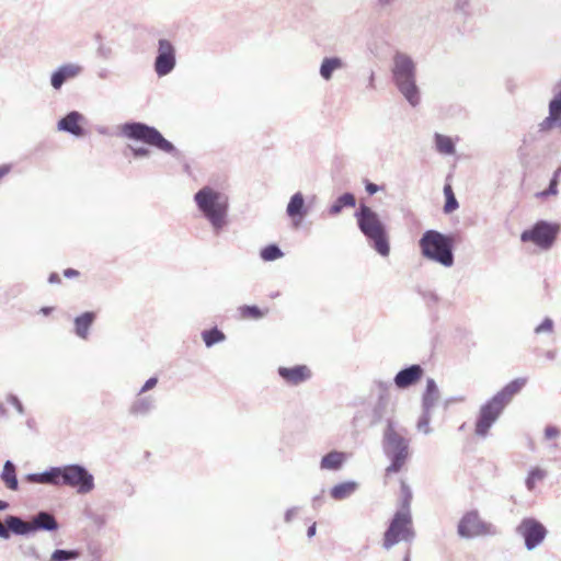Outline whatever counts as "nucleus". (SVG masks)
I'll return each instance as SVG.
<instances>
[{
  "instance_id": "f257e3e1",
  "label": "nucleus",
  "mask_w": 561,
  "mask_h": 561,
  "mask_svg": "<svg viewBox=\"0 0 561 561\" xmlns=\"http://www.w3.org/2000/svg\"><path fill=\"white\" fill-rule=\"evenodd\" d=\"M412 492L409 485L401 481L400 508L391 518L382 538V546L390 549L400 541H410L414 537L413 519L411 515Z\"/></svg>"
},
{
  "instance_id": "f03ea898",
  "label": "nucleus",
  "mask_w": 561,
  "mask_h": 561,
  "mask_svg": "<svg viewBox=\"0 0 561 561\" xmlns=\"http://www.w3.org/2000/svg\"><path fill=\"white\" fill-rule=\"evenodd\" d=\"M391 77L393 84L407 100L415 107L421 102V91L416 84V65L405 53L397 51L392 57Z\"/></svg>"
},
{
  "instance_id": "7ed1b4c3",
  "label": "nucleus",
  "mask_w": 561,
  "mask_h": 561,
  "mask_svg": "<svg viewBox=\"0 0 561 561\" xmlns=\"http://www.w3.org/2000/svg\"><path fill=\"white\" fill-rule=\"evenodd\" d=\"M421 253L427 260L434 261L445 267L454 264V238L436 230H427L420 239Z\"/></svg>"
},
{
  "instance_id": "20e7f679",
  "label": "nucleus",
  "mask_w": 561,
  "mask_h": 561,
  "mask_svg": "<svg viewBox=\"0 0 561 561\" xmlns=\"http://www.w3.org/2000/svg\"><path fill=\"white\" fill-rule=\"evenodd\" d=\"M355 217L360 231L373 241L375 250L382 256H388L389 241L378 215L370 207L360 205Z\"/></svg>"
},
{
  "instance_id": "39448f33",
  "label": "nucleus",
  "mask_w": 561,
  "mask_h": 561,
  "mask_svg": "<svg viewBox=\"0 0 561 561\" xmlns=\"http://www.w3.org/2000/svg\"><path fill=\"white\" fill-rule=\"evenodd\" d=\"M98 135L106 138H127L129 140H167L162 134L152 126L141 122H127L121 125H96Z\"/></svg>"
},
{
  "instance_id": "423d86ee",
  "label": "nucleus",
  "mask_w": 561,
  "mask_h": 561,
  "mask_svg": "<svg viewBox=\"0 0 561 561\" xmlns=\"http://www.w3.org/2000/svg\"><path fill=\"white\" fill-rule=\"evenodd\" d=\"M195 202L215 228L224 226L228 208V202L225 196L211 187L205 186L195 194Z\"/></svg>"
},
{
  "instance_id": "0eeeda50",
  "label": "nucleus",
  "mask_w": 561,
  "mask_h": 561,
  "mask_svg": "<svg viewBox=\"0 0 561 561\" xmlns=\"http://www.w3.org/2000/svg\"><path fill=\"white\" fill-rule=\"evenodd\" d=\"M385 443L388 453L392 456V462L386 468V479H388L403 468L409 456V448L405 439L391 425L385 432Z\"/></svg>"
},
{
  "instance_id": "6e6552de",
  "label": "nucleus",
  "mask_w": 561,
  "mask_h": 561,
  "mask_svg": "<svg viewBox=\"0 0 561 561\" xmlns=\"http://www.w3.org/2000/svg\"><path fill=\"white\" fill-rule=\"evenodd\" d=\"M560 231L558 224H551L547 221H538L531 228L523 231L520 240L523 242L534 243L541 250L550 249Z\"/></svg>"
},
{
  "instance_id": "1a4fd4ad",
  "label": "nucleus",
  "mask_w": 561,
  "mask_h": 561,
  "mask_svg": "<svg viewBox=\"0 0 561 561\" xmlns=\"http://www.w3.org/2000/svg\"><path fill=\"white\" fill-rule=\"evenodd\" d=\"M59 485L77 489L79 493H88L93 486V477L78 465L59 468Z\"/></svg>"
},
{
  "instance_id": "9d476101",
  "label": "nucleus",
  "mask_w": 561,
  "mask_h": 561,
  "mask_svg": "<svg viewBox=\"0 0 561 561\" xmlns=\"http://www.w3.org/2000/svg\"><path fill=\"white\" fill-rule=\"evenodd\" d=\"M176 66V53L174 45L167 38L158 41L157 56L153 69L159 78L170 75Z\"/></svg>"
},
{
  "instance_id": "9b49d317",
  "label": "nucleus",
  "mask_w": 561,
  "mask_h": 561,
  "mask_svg": "<svg viewBox=\"0 0 561 561\" xmlns=\"http://www.w3.org/2000/svg\"><path fill=\"white\" fill-rule=\"evenodd\" d=\"M504 409L505 405L493 396L480 408L474 427L476 434L479 436H485Z\"/></svg>"
},
{
  "instance_id": "f8f14e48",
  "label": "nucleus",
  "mask_w": 561,
  "mask_h": 561,
  "mask_svg": "<svg viewBox=\"0 0 561 561\" xmlns=\"http://www.w3.org/2000/svg\"><path fill=\"white\" fill-rule=\"evenodd\" d=\"M458 534L465 538L493 534L491 524L483 522L477 511L466 513L458 524Z\"/></svg>"
},
{
  "instance_id": "ddd939ff",
  "label": "nucleus",
  "mask_w": 561,
  "mask_h": 561,
  "mask_svg": "<svg viewBox=\"0 0 561 561\" xmlns=\"http://www.w3.org/2000/svg\"><path fill=\"white\" fill-rule=\"evenodd\" d=\"M517 531L525 539V545L529 550L537 547L547 534L545 526L534 518L523 519Z\"/></svg>"
},
{
  "instance_id": "4468645a",
  "label": "nucleus",
  "mask_w": 561,
  "mask_h": 561,
  "mask_svg": "<svg viewBox=\"0 0 561 561\" xmlns=\"http://www.w3.org/2000/svg\"><path fill=\"white\" fill-rule=\"evenodd\" d=\"M85 123L87 118L83 114L78 111H71L58 121L57 128L73 137L82 138L88 136L83 127Z\"/></svg>"
},
{
  "instance_id": "2eb2a0df",
  "label": "nucleus",
  "mask_w": 561,
  "mask_h": 561,
  "mask_svg": "<svg viewBox=\"0 0 561 561\" xmlns=\"http://www.w3.org/2000/svg\"><path fill=\"white\" fill-rule=\"evenodd\" d=\"M82 71L83 67L78 64H64L50 75V85L54 90H60L67 81L77 78Z\"/></svg>"
},
{
  "instance_id": "dca6fc26",
  "label": "nucleus",
  "mask_w": 561,
  "mask_h": 561,
  "mask_svg": "<svg viewBox=\"0 0 561 561\" xmlns=\"http://www.w3.org/2000/svg\"><path fill=\"white\" fill-rule=\"evenodd\" d=\"M549 115L539 124L540 131L561 129V90L549 102Z\"/></svg>"
},
{
  "instance_id": "f3484780",
  "label": "nucleus",
  "mask_w": 561,
  "mask_h": 561,
  "mask_svg": "<svg viewBox=\"0 0 561 561\" xmlns=\"http://www.w3.org/2000/svg\"><path fill=\"white\" fill-rule=\"evenodd\" d=\"M279 376L288 385L297 386L311 378L312 371L307 365H297L294 367H279Z\"/></svg>"
},
{
  "instance_id": "a211bd4d",
  "label": "nucleus",
  "mask_w": 561,
  "mask_h": 561,
  "mask_svg": "<svg viewBox=\"0 0 561 561\" xmlns=\"http://www.w3.org/2000/svg\"><path fill=\"white\" fill-rule=\"evenodd\" d=\"M287 215L290 217L295 228L299 227L304 217L307 215L304 195L298 192L294 194L287 205Z\"/></svg>"
},
{
  "instance_id": "6ab92c4d",
  "label": "nucleus",
  "mask_w": 561,
  "mask_h": 561,
  "mask_svg": "<svg viewBox=\"0 0 561 561\" xmlns=\"http://www.w3.org/2000/svg\"><path fill=\"white\" fill-rule=\"evenodd\" d=\"M422 367L420 365H412L397 374L394 377V383L398 388L404 389L416 383L422 378Z\"/></svg>"
},
{
  "instance_id": "aec40b11",
  "label": "nucleus",
  "mask_w": 561,
  "mask_h": 561,
  "mask_svg": "<svg viewBox=\"0 0 561 561\" xmlns=\"http://www.w3.org/2000/svg\"><path fill=\"white\" fill-rule=\"evenodd\" d=\"M345 68V62L337 56L324 57L319 68V75L324 81H330L333 73Z\"/></svg>"
},
{
  "instance_id": "412c9836",
  "label": "nucleus",
  "mask_w": 561,
  "mask_h": 561,
  "mask_svg": "<svg viewBox=\"0 0 561 561\" xmlns=\"http://www.w3.org/2000/svg\"><path fill=\"white\" fill-rule=\"evenodd\" d=\"M526 381L527 380L525 378H517L507 383L501 391L494 394V397L506 407L514 396L524 388Z\"/></svg>"
},
{
  "instance_id": "4be33fe9",
  "label": "nucleus",
  "mask_w": 561,
  "mask_h": 561,
  "mask_svg": "<svg viewBox=\"0 0 561 561\" xmlns=\"http://www.w3.org/2000/svg\"><path fill=\"white\" fill-rule=\"evenodd\" d=\"M95 313L87 311L75 319V332L83 340L88 339L89 329L95 320Z\"/></svg>"
},
{
  "instance_id": "5701e85b",
  "label": "nucleus",
  "mask_w": 561,
  "mask_h": 561,
  "mask_svg": "<svg viewBox=\"0 0 561 561\" xmlns=\"http://www.w3.org/2000/svg\"><path fill=\"white\" fill-rule=\"evenodd\" d=\"M25 479L32 483L59 485V468H51L43 473H31Z\"/></svg>"
},
{
  "instance_id": "b1692460",
  "label": "nucleus",
  "mask_w": 561,
  "mask_h": 561,
  "mask_svg": "<svg viewBox=\"0 0 561 561\" xmlns=\"http://www.w3.org/2000/svg\"><path fill=\"white\" fill-rule=\"evenodd\" d=\"M30 524L32 531L37 529L56 530L58 527L55 517L45 512L37 514Z\"/></svg>"
},
{
  "instance_id": "393cba45",
  "label": "nucleus",
  "mask_w": 561,
  "mask_h": 561,
  "mask_svg": "<svg viewBox=\"0 0 561 561\" xmlns=\"http://www.w3.org/2000/svg\"><path fill=\"white\" fill-rule=\"evenodd\" d=\"M346 460V454L342 451H331L327 454L322 459L320 467L325 470H337Z\"/></svg>"
},
{
  "instance_id": "a878e982",
  "label": "nucleus",
  "mask_w": 561,
  "mask_h": 561,
  "mask_svg": "<svg viewBox=\"0 0 561 561\" xmlns=\"http://www.w3.org/2000/svg\"><path fill=\"white\" fill-rule=\"evenodd\" d=\"M357 486V483L353 481L342 482L331 489L330 495L332 499L341 501L351 496L356 491Z\"/></svg>"
},
{
  "instance_id": "bb28decb",
  "label": "nucleus",
  "mask_w": 561,
  "mask_h": 561,
  "mask_svg": "<svg viewBox=\"0 0 561 561\" xmlns=\"http://www.w3.org/2000/svg\"><path fill=\"white\" fill-rule=\"evenodd\" d=\"M1 480L5 486L12 491L18 490V479L15 473V467L11 461H5L1 473Z\"/></svg>"
},
{
  "instance_id": "cd10ccee",
  "label": "nucleus",
  "mask_w": 561,
  "mask_h": 561,
  "mask_svg": "<svg viewBox=\"0 0 561 561\" xmlns=\"http://www.w3.org/2000/svg\"><path fill=\"white\" fill-rule=\"evenodd\" d=\"M5 525L8 526L9 531L11 530L12 533L18 535H25L32 531L30 522H24L15 516L7 517Z\"/></svg>"
},
{
  "instance_id": "c85d7f7f",
  "label": "nucleus",
  "mask_w": 561,
  "mask_h": 561,
  "mask_svg": "<svg viewBox=\"0 0 561 561\" xmlns=\"http://www.w3.org/2000/svg\"><path fill=\"white\" fill-rule=\"evenodd\" d=\"M267 309H261L256 306H241L238 308L240 319L243 320H257L267 313Z\"/></svg>"
},
{
  "instance_id": "c756f323",
  "label": "nucleus",
  "mask_w": 561,
  "mask_h": 561,
  "mask_svg": "<svg viewBox=\"0 0 561 561\" xmlns=\"http://www.w3.org/2000/svg\"><path fill=\"white\" fill-rule=\"evenodd\" d=\"M355 204V196L351 193H345L335 201L329 213L331 215H337L344 207H354Z\"/></svg>"
},
{
  "instance_id": "7c9ffc66",
  "label": "nucleus",
  "mask_w": 561,
  "mask_h": 561,
  "mask_svg": "<svg viewBox=\"0 0 561 561\" xmlns=\"http://www.w3.org/2000/svg\"><path fill=\"white\" fill-rule=\"evenodd\" d=\"M444 195L446 197V203H445V206H444V211L446 214H450L453 213L454 210H456L458 208V202L455 197V194H454V191H453V187L449 183H446L445 186H444Z\"/></svg>"
},
{
  "instance_id": "2f4dec72",
  "label": "nucleus",
  "mask_w": 561,
  "mask_h": 561,
  "mask_svg": "<svg viewBox=\"0 0 561 561\" xmlns=\"http://www.w3.org/2000/svg\"><path fill=\"white\" fill-rule=\"evenodd\" d=\"M224 340H225V334L216 328L211 329L209 331L203 332V341L205 342V344L208 347L213 346L214 344L221 342Z\"/></svg>"
},
{
  "instance_id": "473e14b6",
  "label": "nucleus",
  "mask_w": 561,
  "mask_h": 561,
  "mask_svg": "<svg viewBox=\"0 0 561 561\" xmlns=\"http://www.w3.org/2000/svg\"><path fill=\"white\" fill-rule=\"evenodd\" d=\"M283 256V252L275 244H270L261 251V257L264 261H274Z\"/></svg>"
},
{
  "instance_id": "72a5a7b5",
  "label": "nucleus",
  "mask_w": 561,
  "mask_h": 561,
  "mask_svg": "<svg viewBox=\"0 0 561 561\" xmlns=\"http://www.w3.org/2000/svg\"><path fill=\"white\" fill-rule=\"evenodd\" d=\"M546 477L545 470L540 468H534L530 470L526 480L527 488L533 490L538 481H541Z\"/></svg>"
},
{
  "instance_id": "f704fd0d",
  "label": "nucleus",
  "mask_w": 561,
  "mask_h": 561,
  "mask_svg": "<svg viewBox=\"0 0 561 561\" xmlns=\"http://www.w3.org/2000/svg\"><path fill=\"white\" fill-rule=\"evenodd\" d=\"M79 557L78 551L56 550L50 556V561H68Z\"/></svg>"
},
{
  "instance_id": "c9c22d12",
  "label": "nucleus",
  "mask_w": 561,
  "mask_h": 561,
  "mask_svg": "<svg viewBox=\"0 0 561 561\" xmlns=\"http://www.w3.org/2000/svg\"><path fill=\"white\" fill-rule=\"evenodd\" d=\"M561 174V168H559L550 182L549 188L547 191H543L538 194V196H548V195H556L558 193L557 186L559 182V176Z\"/></svg>"
},
{
  "instance_id": "e433bc0d",
  "label": "nucleus",
  "mask_w": 561,
  "mask_h": 561,
  "mask_svg": "<svg viewBox=\"0 0 561 561\" xmlns=\"http://www.w3.org/2000/svg\"><path fill=\"white\" fill-rule=\"evenodd\" d=\"M96 55H98V57H100L104 60H107V59L112 58L113 49L111 46L100 43L96 48Z\"/></svg>"
},
{
  "instance_id": "4c0bfd02",
  "label": "nucleus",
  "mask_w": 561,
  "mask_h": 561,
  "mask_svg": "<svg viewBox=\"0 0 561 561\" xmlns=\"http://www.w3.org/2000/svg\"><path fill=\"white\" fill-rule=\"evenodd\" d=\"M471 1L472 0H455L454 8L456 11L468 15Z\"/></svg>"
},
{
  "instance_id": "58836bf2",
  "label": "nucleus",
  "mask_w": 561,
  "mask_h": 561,
  "mask_svg": "<svg viewBox=\"0 0 561 561\" xmlns=\"http://www.w3.org/2000/svg\"><path fill=\"white\" fill-rule=\"evenodd\" d=\"M552 330H553V321L551 319L547 318L535 329V332L538 334L543 333V332L550 333V332H552Z\"/></svg>"
},
{
  "instance_id": "ea45409f",
  "label": "nucleus",
  "mask_w": 561,
  "mask_h": 561,
  "mask_svg": "<svg viewBox=\"0 0 561 561\" xmlns=\"http://www.w3.org/2000/svg\"><path fill=\"white\" fill-rule=\"evenodd\" d=\"M437 151L444 154H450L455 151L454 142H436Z\"/></svg>"
},
{
  "instance_id": "a19ab883",
  "label": "nucleus",
  "mask_w": 561,
  "mask_h": 561,
  "mask_svg": "<svg viewBox=\"0 0 561 561\" xmlns=\"http://www.w3.org/2000/svg\"><path fill=\"white\" fill-rule=\"evenodd\" d=\"M148 408H149V404L145 400L140 399L134 403L131 410L134 413H141V412L147 411Z\"/></svg>"
},
{
  "instance_id": "79ce46f5",
  "label": "nucleus",
  "mask_w": 561,
  "mask_h": 561,
  "mask_svg": "<svg viewBox=\"0 0 561 561\" xmlns=\"http://www.w3.org/2000/svg\"><path fill=\"white\" fill-rule=\"evenodd\" d=\"M560 434V431L556 426H547L545 430V436L548 439H552L558 437Z\"/></svg>"
},
{
  "instance_id": "37998d69",
  "label": "nucleus",
  "mask_w": 561,
  "mask_h": 561,
  "mask_svg": "<svg viewBox=\"0 0 561 561\" xmlns=\"http://www.w3.org/2000/svg\"><path fill=\"white\" fill-rule=\"evenodd\" d=\"M128 149L133 152L134 157H142L148 153V149H145L142 147L136 148L128 146Z\"/></svg>"
},
{
  "instance_id": "c03bdc74",
  "label": "nucleus",
  "mask_w": 561,
  "mask_h": 561,
  "mask_svg": "<svg viewBox=\"0 0 561 561\" xmlns=\"http://www.w3.org/2000/svg\"><path fill=\"white\" fill-rule=\"evenodd\" d=\"M374 4L379 9H386L390 7L394 0H373Z\"/></svg>"
},
{
  "instance_id": "a18cd8bd",
  "label": "nucleus",
  "mask_w": 561,
  "mask_h": 561,
  "mask_svg": "<svg viewBox=\"0 0 561 561\" xmlns=\"http://www.w3.org/2000/svg\"><path fill=\"white\" fill-rule=\"evenodd\" d=\"M158 382V379L152 377V378H149L146 383L144 385L142 389H141V392H145L149 389H152Z\"/></svg>"
},
{
  "instance_id": "49530a36",
  "label": "nucleus",
  "mask_w": 561,
  "mask_h": 561,
  "mask_svg": "<svg viewBox=\"0 0 561 561\" xmlns=\"http://www.w3.org/2000/svg\"><path fill=\"white\" fill-rule=\"evenodd\" d=\"M148 145L150 146H156L160 149H164V150H170L172 149V142H168V141H164V142H147Z\"/></svg>"
},
{
  "instance_id": "de8ad7c7",
  "label": "nucleus",
  "mask_w": 561,
  "mask_h": 561,
  "mask_svg": "<svg viewBox=\"0 0 561 561\" xmlns=\"http://www.w3.org/2000/svg\"><path fill=\"white\" fill-rule=\"evenodd\" d=\"M0 537L4 538V539H8L10 537L8 526L4 525L1 520H0Z\"/></svg>"
},
{
  "instance_id": "09e8293b",
  "label": "nucleus",
  "mask_w": 561,
  "mask_h": 561,
  "mask_svg": "<svg viewBox=\"0 0 561 561\" xmlns=\"http://www.w3.org/2000/svg\"><path fill=\"white\" fill-rule=\"evenodd\" d=\"M434 140H436V141H449V140H454V139L451 137H449V136H444L442 134L435 133Z\"/></svg>"
},
{
  "instance_id": "8fccbe9b",
  "label": "nucleus",
  "mask_w": 561,
  "mask_h": 561,
  "mask_svg": "<svg viewBox=\"0 0 561 561\" xmlns=\"http://www.w3.org/2000/svg\"><path fill=\"white\" fill-rule=\"evenodd\" d=\"M64 275L66 277H77L79 276V272L77 270H73V268H67L64 271Z\"/></svg>"
},
{
  "instance_id": "3c124183",
  "label": "nucleus",
  "mask_w": 561,
  "mask_h": 561,
  "mask_svg": "<svg viewBox=\"0 0 561 561\" xmlns=\"http://www.w3.org/2000/svg\"><path fill=\"white\" fill-rule=\"evenodd\" d=\"M366 191H367L370 195H373V194H375V193L378 191V186H377L376 184H374V183H367V184H366Z\"/></svg>"
},
{
  "instance_id": "603ef678",
  "label": "nucleus",
  "mask_w": 561,
  "mask_h": 561,
  "mask_svg": "<svg viewBox=\"0 0 561 561\" xmlns=\"http://www.w3.org/2000/svg\"><path fill=\"white\" fill-rule=\"evenodd\" d=\"M48 282L51 284H59L60 283V276L57 273H51L49 275Z\"/></svg>"
},
{
  "instance_id": "864d4df0",
  "label": "nucleus",
  "mask_w": 561,
  "mask_h": 561,
  "mask_svg": "<svg viewBox=\"0 0 561 561\" xmlns=\"http://www.w3.org/2000/svg\"><path fill=\"white\" fill-rule=\"evenodd\" d=\"M108 75H110V71L106 69V68H102L99 72H98V77L100 79H107L108 78Z\"/></svg>"
},
{
  "instance_id": "5fc2aeb1",
  "label": "nucleus",
  "mask_w": 561,
  "mask_h": 561,
  "mask_svg": "<svg viewBox=\"0 0 561 561\" xmlns=\"http://www.w3.org/2000/svg\"><path fill=\"white\" fill-rule=\"evenodd\" d=\"M10 172L9 165H0V180Z\"/></svg>"
},
{
  "instance_id": "6e6d98bb",
  "label": "nucleus",
  "mask_w": 561,
  "mask_h": 561,
  "mask_svg": "<svg viewBox=\"0 0 561 561\" xmlns=\"http://www.w3.org/2000/svg\"><path fill=\"white\" fill-rule=\"evenodd\" d=\"M374 82H375V73H374V71H371L370 76L368 78V87L374 88Z\"/></svg>"
},
{
  "instance_id": "4d7b16f0",
  "label": "nucleus",
  "mask_w": 561,
  "mask_h": 561,
  "mask_svg": "<svg viewBox=\"0 0 561 561\" xmlns=\"http://www.w3.org/2000/svg\"><path fill=\"white\" fill-rule=\"evenodd\" d=\"M316 534V524L311 525L308 529V536L312 537Z\"/></svg>"
},
{
  "instance_id": "13d9d810",
  "label": "nucleus",
  "mask_w": 561,
  "mask_h": 561,
  "mask_svg": "<svg viewBox=\"0 0 561 561\" xmlns=\"http://www.w3.org/2000/svg\"><path fill=\"white\" fill-rule=\"evenodd\" d=\"M9 506V504L4 501H0V511L5 510Z\"/></svg>"
},
{
  "instance_id": "bf43d9fd",
  "label": "nucleus",
  "mask_w": 561,
  "mask_h": 561,
  "mask_svg": "<svg viewBox=\"0 0 561 561\" xmlns=\"http://www.w3.org/2000/svg\"><path fill=\"white\" fill-rule=\"evenodd\" d=\"M427 388L428 390H432V389H435V383L433 380H430L428 383H427Z\"/></svg>"
},
{
  "instance_id": "052dcab7",
  "label": "nucleus",
  "mask_w": 561,
  "mask_h": 561,
  "mask_svg": "<svg viewBox=\"0 0 561 561\" xmlns=\"http://www.w3.org/2000/svg\"><path fill=\"white\" fill-rule=\"evenodd\" d=\"M293 514H294V512H293V511H288V512L286 513V520H287V522H289V520H290V518H291V515H293Z\"/></svg>"
},
{
  "instance_id": "680f3d73",
  "label": "nucleus",
  "mask_w": 561,
  "mask_h": 561,
  "mask_svg": "<svg viewBox=\"0 0 561 561\" xmlns=\"http://www.w3.org/2000/svg\"><path fill=\"white\" fill-rule=\"evenodd\" d=\"M43 312H44L45 314H47V313L49 312V309H48V308H44V309H43Z\"/></svg>"
}]
</instances>
